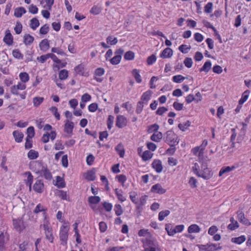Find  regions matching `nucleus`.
Wrapping results in <instances>:
<instances>
[{
	"mask_svg": "<svg viewBox=\"0 0 251 251\" xmlns=\"http://www.w3.org/2000/svg\"><path fill=\"white\" fill-rule=\"evenodd\" d=\"M115 150L116 151L120 157H124L125 153V151L123 146L121 144H118L116 147Z\"/></svg>",
	"mask_w": 251,
	"mask_h": 251,
	"instance_id": "a19ab883",
	"label": "nucleus"
},
{
	"mask_svg": "<svg viewBox=\"0 0 251 251\" xmlns=\"http://www.w3.org/2000/svg\"><path fill=\"white\" fill-rule=\"evenodd\" d=\"M9 235L7 233H4L3 232H1L0 234V251H3L5 248V239L8 240Z\"/></svg>",
	"mask_w": 251,
	"mask_h": 251,
	"instance_id": "2eb2a0df",
	"label": "nucleus"
},
{
	"mask_svg": "<svg viewBox=\"0 0 251 251\" xmlns=\"http://www.w3.org/2000/svg\"><path fill=\"white\" fill-rule=\"evenodd\" d=\"M184 227V226L183 225H180L176 226V227L172 229V231H168V234L169 236H173L175 233L177 232H181Z\"/></svg>",
	"mask_w": 251,
	"mask_h": 251,
	"instance_id": "cd10ccee",
	"label": "nucleus"
},
{
	"mask_svg": "<svg viewBox=\"0 0 251 251\" xmlns=\"http://www.w3.org/2000/svg\"><path fill=\"white\" fill-rule=\"evenodd\" d=\"M49 26L48 24H45L42 26L40 29V33L41 34H46L49 31Z\"/></svg>",
	"mask_w": 251,
	"mask_h": 251,
	"instance_id": "338daca9",
	"label": "nucleus"
},
{
	"mask_svg": "<svg viewBox=\"0 0 251 251\" xmlns=\"http://www.w3.org/2000/svg\"><path fill=\"white\" fill-rule=\"evenodd\" d=\"M207 163L202 162L201 164V171L198 176L199 177H201L204 180H208L211 178L213 176V173L210 169L208 168Z\"/></svg>",
	"mask_w": 251,
	"mask_h": 251,
	"instance_id": "f03ea898",
	"label": "nucleus"
},
{
	"mask_svg": "<svg viewBox=\"0 0 251 251\" xmlns=\"http://www.w3.org/2000/svg\"><path fill=\"white\" fill-rule=\"evenodd\" d=\"M170 213V211L169 210H165L160 211L158 214V220L160 221H163L164 218L168 216Z\"/></svg>",
	"mask_w": 251,
	"mask_h": 251,
	"instance_id": "49530a36",
	"label": "nucleus"
},
{
	"mask_svg": "<svg viewBox=\"0 0 251 251\" xmlns=\"http://www.w3.org/2000/svg\"><path fill=\"white\" fill-rule=\"evenodd\" d=\"M126 125V118L123 115H118L116 117V126L119 128H122Z\"/></svg>",
	"mask_w": 251,
	"mask_h": 251,
	"instance_id": "423d86ee",
	"label": "nucleus"
},
{
	"mask_svg": "<svg viewBox=\"0 0 251 251\" xmlns=\"http://www.w3.org/2000/svg\"><path fill=\"white\" fill-rule=\"evenodd\" d=\"M12 55L15 58L23 59L24 55L21 53L19 49L14 50L12 51Z\"/></svg>",
	"mask_w": 251,
	"mask_h": 251,
	"instance_id": "6e6d98bb",
	"label": "nucleus"
},
{
	"mask_svg": "<svg viewBox=\"0 0 251 251\" xmlns=\"http://www.w3.org/2000/svg\"><path fill=\"white\" fill-rule=\"evenodd\" d=\"M56 194L62 200L70 201L69 197L67 195V192L64 191L63 190H58Z\"/></svg>",
	"mask_w": 251,
	"mask_h": 251,
	"instance_id": "c9c22d12",
	"label": "nucleus"
},
{
	"mask_svg": "<svg viewBox=\"0 0 251 251\" xmlns=\"http://www.w3.org/2000/svg\"><path fill=\"white\" fill-rule=\"evenodd\" d=\"M114 210L116 215L118 216L123 214L124 212L121 205L119 204H116L115 205Z\"/></svg>",
	"mask_w": 251,
	"mask_h": 251,
	"instance_id": "680f3d73",
	"label": "nucleus"
},
{
	"mask_svg": "<svg viewBox=\"0 0 251 251\" xmlns=\"http://www.w3.org/2000/svg\"><path fill=\"white\" fill-rule=\"evenodd\" d=\"M39 47L41 50L46 51L50 48V45L48 40L45 39L41 41L39 44Z\"/></svg>",
	"mask_w": 251,
	"mask_h": 251,
	"instance_id": "393cba45",
	"label": "nucleus"
},
{
	"mask_svg": "<svg viewBox=\"0 0 251 251\" xmlns=\"http://www.w3.org/2000/svg\"><path fill=\"white\" fill-rule=\"evenodd\" d=\"M101 11V8L100 7H99L98 5H94L91 8L90 13L92 14L96 15L99 14Z\"/></svg>",
	"mask_w": 251,
	"mask_h": 251,
	"instance_id": "603ef678",
	"label": "nucleus"
},
{
	"mask_svg": "<svg viewBox=\"0 0 251 251\" xmlns=\"http://www.w3.org/2000/svg\"><path fill=\"white\" fill-rule=\"evenodd\" d=\"M74 127V124L73 122H70L68 120H66L64 125V132L69 134V136L65 135V137H71L73 133V130Z\"/></svg>",
	"mask_w": 251,
	"mask_h": 251,
	"instance_id": "0eeeda50",
	"label": "nucleus"
},
{
	"mask_svg": "<svg viewBox=\"0 0 251 251\" xmlns=\"http://www.w3.org/2000/svg\"><path fill=\"white\" fill-rule=\"evenodd\" d=\"M191 49V46L187 47L186 45H181L178 47L179 50L183 53H187Z\"/></svg>",
	"mask_w": 251,
	"mask_h": 251,
	"instance_id": "0e129e2a",
	"label": "nucleus"
},
{
	"mask_svg": "<svg viewBox=\"0 0 251 251\" xmlns=\"http://www.w3.org/2000/svg\"><path fill=\"white\" fill-rule=\"evenodd\" d=\"M132 74L135 79L136 81L140 83L142 82V79L138 70L134 69L132 71Z\"/></svg>",
	"mask_w": 251,
	"mask_h": 251,
	"instance_id": "72a5a7b5",
	"label": "nucleus"
},
{
	"mask_svg": "<svg viewBox=\"0 0 251 251\" xmlns=\"http://www.w3.org/2000/svg\"><path fill=\"white\" fill-rule=\"evenodd\" d=\"M56 183L54 184L58 188H64L66 186V183L63 177L60 176H57L56 177Z\"/></svg>",
	"mask_w": 251,
	"mask_h": 251,
	"instance_id": "b1692460",
	"label": "nucleus"
},
{
	"mask_svg": "<svg viewBox=\"0 0 251 251\" xmlns=\"http://www.w3.org/2000/svg\"><path fill=\"white\" fill-rule=\"evenodd\" d=\"M159 128V126L157 124H154L148 126V132L149 133L157 132Z\"/></svg>",
	"mask_w": 251,
	"mask_h": 251,
	"instance_id": "3c124183",
	"label": "nucleus"
},
{
	"mask_svg": "<svg viewBox=\"0 0 251 251\" xmlns=\"http://www.w3.org/2000/svg\"><path fill=\"white\" fill-rule=\"evenodd\" d=\"M246 240V237L245 235H241L238 237H233L231 239L232 243L240 245L244 242Z\"/></svg>",
	"mask_w": 251,
	"mask_h": 251,
	"instance_id": "473e14b6",
	"label": "nucleus"
},
{
	"mask_svg": "<svg viewBox=\"0 0 251 251\" xmlns=\"http://www.w3.org/2000/svg\"><path fill=\"white\" fill-rule=\"evenodd\" d=\"M100 201V198L99 196H90L88 199V202L89 204H96Z\"/></svg>",
	"mask_w": 251,
	"mask_h": 251,
	"instance_id": "2f4dec72",
	"label": "nucleus"
},
{
	"mask_svg": "<svg viewBox=\"0 0 251 251\" xmlns=\"http://www.w3.org/2000/svg\"><path fill=\"white\" fill-rule=\"evenodd\" d=\"M69 230V227L67 226L62 225L60 227L59 238L63 246H66L67 244Z\"/></svg>",
	"mask_w": 251,
	"mask_h": 251,
	"instance_id": "7ed1b4c3",
	"label": "nucleus"
},
{
	"mask_svg": "<svg viewBox=\"0 0 251 251\" xmlns=\"http://www.w3.org/2000/svg\"><path fill=\"white\" fill-rule=\"evenodd\" d=\"M42 174L44 177L47 180H50L52 179V175L50 170L48 169L47 166H44L43 169H41Z\"/></svg>",
	"mask_w": 251,
	"mask_h": 251,
	"instance_id": "bb28decb",
	"label": "nucleus"
},
{
	"mask_svg": "<svg viewBox=\"0 0 251 251\" xmlns=\"http://www.w3.org/2000/svg\"><path fill=\"white\" fill-rule=\"evenodd\" d=\"M13 135L15 141L17 143L22 142L24 136V134L19 130L14 131L13 132Z\"/></svg>",
	"mask_w": 251,
	"mask_h": 251,
	"instance_id": "6ab92c4d",
	"label": "nucleus"
},
{
	"mask_svg": "<svg viewBox=\"0 0 251 251\" xmlns=\"http://www.w3.org/2000/svg\"><path fill=\"white\" fill-rule=\"evenodd\" d=\"M13 225L16 230L19 232H21L25 228V226L24 225V221L22 218L20 219H13Z\"/></svg>",
	"mask_w": 251,
	"mask_h": 251,
	"instance_id": "6e6552de",
	"label": "nucleus"
},
{
	"mask_svg": "<svg viewBox=\"0 0 251 251\" xmlns=\"http://www.w3.org/2000/svg\"><path fill=\"white\" fill-rule=\"evenodd\" d=\"M173 50L170 48H167L162 51L160 54V57L162 58H170L173 55Z\"/></svg>",
	"mask_w": 251,
	"mask_h": 251,
	"instance_id": "dca6fc26",
	"label": "nucleus"
},
{
	"mask_svg": "<svg viewBox=\"0 0 251 251\" xmlns=\"http://www.w3.org/2000/svg\"><path fill=\"white\" fill-rule=\"evenodd\" d=\"M163 137V134L161 132H158L157 134L153 133L151 137V139L154 142H159Z\"/></svg>",
	"mask_w": 251,
	"mask_h": 251,
	"instance_id": "e433bc0d",
	"label": "nucleus"
},
{
	"mask_svg": "<svg viewBox=\"0 0 251 251\" xmlns=\"http://www.w3.org/2000/svg\"><path fill=\"white\" fill-rule=\"evenodd\" d=\"M43 163L42 161H37L33 162V163H30L29 167L30 169L37 174H40L42 176V171L44 167Z\"/></svg>",
	"mask_w": 251,
	"mask_h": 251,
	"instance_id": "20e7f679",
	"label": "nucleus"
},
{
	"mask_svg": "<svg viewBox=\"0 0 251 251\" xmlns=\"http://www.w3.org/2000/svg\"><path fill=\"white\" fill-rule=\"evenodd\" d=\"M19 77L21 81L25 83L29 79L28 74L26 72L21 73L19 75Z\"/></svg>",
	"mask_w": 251,
	"mask_h": 251,
	"instance_id": "09e8293b",
	"label": "nucleus"
},
{
	"mask_svg": "<svg viewBox=\"0 0 251 251\" xmlns=\"http://www.w3.org/2000/svg\"><path fill=\"white\" fill-rule=\"evenodd\" d=\"M3 41L8 46L11 45L13 43V37L8 29L5 30Z\"/></svg>",
	"mask_w": 251,
	"mask_h": 251,
	"instance_id": "9b49d317",
	"label": "nucleus"
},
{
	"mask_svg": "<svg viewBox=\"0 0 251 251\" xmlns=\"http://www.w3.org/2000/svg\"><path fill=\"white\" fill-rule=\"evenodd\" d=\"M229 221L230 224L227 226V229L230 230H234L239 227V225L237 221L235 220L233 217L230 218Z\"/></svg>",
	"mask_w": 251,
	"mask_h": 251,
	"instance_id": "f3484780",
	"label": "nucleus"
},
{
	"mask_svg": "<svg viewBox=\"0 0 251 251\" xmlns=\"http://www.w3.org/2000/svg\"><path fill=\"white\" fill-rule=\"evenodd\" d=\"M250 93L249 90L245 91L242 94L241 98L239 100V105L243 104L248 99L249 94Z\"/></svg>",
	"mask_w": 251,
	"mask_h": 251,
	"instance_id": "c03bdc74",
	"label": "nucleus"
},
{
	"mask_svg": "<svg viewBox=\"0 0 251 251\" xmlns=\"http://www.w3.org/2000/svg\"><path fill=\"white\" fill-rule=\"evenodd\" d=\"M118 39L113 36H108L106 38V42L111 46L115 45L118 43Z\"/></svg>",
	"mask_w": 251,
	"mask_h": 251,
	"instance_id": "a18cd8bd",
	"label": "nucleus"
},
{
	"mask_svg": "<svg viewBox=\"0 0 251 251\" xmlns=\"http://www.w3.org/2000/svg\"><path fill=\"white\" fill-rule=\"evenodd\" d=\"M47 210V208H45L41 203H39L37 205L35 208L34 209L33 213L35 214H37L40 212H43V216L45 217V218H46Z\"/></svg>",
	"mask_w": 251,
	"mask_h": 251,
	"instance_id": "412c9836",
	"label": "nucleus"
},
{
	"mask_svg": "<svg viewBox=\"0 0 251 251\" xmlns=\"http://www.w3.org/2000/svg\"><path fill=\"white\" fill-rule=\"evenodd\" d=\"M96 172L95 169L87 171L85 177V179L88 181H94L96 179Z\"/></svg>",
	"mask_w": 251,
	"mask_h": 251,
	"instance_id": "4be33fe9",
	"label": "nucleus"
},
{
	"mask_svg": "<svg viewBox=\"0 0 251 251\" xmlns=\"http://www.w3.org/2000/svg\"><path fill=\"white\" fill-rule=\"evenodd\" d=\"M151 166L157 173H160L162 172L163 166L161 160L159 159L154 160L151 164Z\"/></svg>",
	"mask_w": 251,
	"mask_h": 251,
	"instance_id": "ddd939ff",
	"label": "nucleus"
},
{
	"mask_svg": "<svg viewBox=\"0 0 251 251\" xmlns=\"http://www.w3.org/2000/svg\"><path fill=\"white\" fill-rule=\"evenodd\" d=\"M151 191L152 193L163 194L166 192V190L163 188L160 183H157L151 187Z\"/></svg>",
	"mask_w": 251,
	"mask_h": 251,
	"instance_id": "f8f14e48",
	"label": "nucleus"
},
{
	"mask_svg": "<svg viewBox=\"0 0 251 251\" xmlns=\"http://www.w3.org/2000/svg\"><path fill=\"white\" fill-rule=\"evenodd\" d=\"M25 175L27 176V179L25 180V183L26 186H29V191H31V186L33 180V176L30 172H26Z\"/></svg>",
	"mask_w": 251,
	"mask_h": 251,
	"instance_id": "4468645a",
	"label": "nucleus"
},
{
	"mask_svg": "<svg viewBox=\"0 0 251 251\" xmlns=\"http://www.w3.org/2000/svg\"><path fill=\"white\" fill-rule=\"evenodd\" d=\"M163 139L170 147H174L179 143V139L172 130H168L164 134Z\"/></svg>",
	"mask_w": 251,
	"mask_h": 251,
	"instance_id": "f257e3e1",
	"label": "nucleus"
},
{
	"mask_svg": "<svg viewBox=\"0 0 251 251\" xmlns=\"http://www.w3.org/2000/svg\"><path fill=\"white\" fill-rule=\"evenodd\" d=\"M201 231V228L196 224H192L188 228L189 233H199Z\"/></svg>",
	"mask_w": 251,
	"mask_h": 251,
	"instance_id": "7c9ffc66",
	"label": "nucleus"
},
{
	"mask_svg": "<svg viewBox=\"0 0 251 251\" xmlns=\"http://www.w3.org/2000/svg\"><path fill=\"white\" fill-rule=\"evenodd\" d=\"M84 66L82 64H80L75 68V71L77 75L81 76H87V73L84 72Z\"/></svg>",
	"mask_w": 251,
	"mask_h": 251,
	"instance_id": "aec40b11",
	"label": "nucleus"
},
{
	"mask_svg": "<svg viewBox=\"0 0 251 251\" xmlns=\"http://www.w3.org/2000/svg\"><path fill=\"white\" fill-rule=\"evenodd\" d=\"M196 246L198 247L200 251H213V250L212 249L210 242H209L205 245L197 244Z\"/></svg>",
	"mask_w": 251,
	"mask_h": 251,
	"instance_id": "5701e85b",
	"label": "nucleus"
},
{
	"mask_svg": "<svg viewBox=\"0 0 251 251\" xmlns=\"http://www.w3.org/2000/svg\"><path fill=\"white\" fill-rule=\"evenodd\" d=\"M43 97H36L33 99V103L35 107L39 106L43 101Z\"/></svg>",
	"mask_w": 251,
	"mask_h": 251,
	"instance_id": "864d4df0",
	"label": "nucleus"
},
{
	"mask_svg": "<svg viewBox=\"0 0 251 251\" xmlns=\"http://www.w3.org/2000/svg\"><path fill=\"white\" fill-rule=\"evenodd\" d=\"M236 214L237 215V219L239 222L246 226L251 225V223L249 219L245 217V214L243 211L238 210L236 212Z\"/></svg>",
	"mask_w": 251,
	"mask_h": 251,
	"instance_id": "39448f33",
	"label": "nucleus"
},
{
	"mask_svg": "<svg viewBox=\"0 0 251 251\" xmlns=\"http://www.w3.org/2000/svg\"><path fill=\"white\" fill-rule=\"evenodd\" d=\"M135 57V53L131 50L126 52L124 55V59L126 60H132Z\"/></svg>",
	"mask_w": 251,
	"mask_h": 251,
	"instance_id": "de8ad7c7",
	"label": "nucleus"
},
{
	"mask_svg": "<svg viewBox=\"0 0 251 251\" xmlns=\"http://www.w3.org/2000/svg\"><path fill=\"white\" fill-rule=\"evenodd\" d=\"M26 12V11L24 7H19L15 9L14 16L17 18H20Z\"/></svg>",
	"mask_w": 251,
	"mask_h": 251,
	"instance_id": "c756f323",
	"label": "nucleus"
},
{
	"mask_svg": "<svg viewBox=\"0 0 251 251\" xmlns=\"http://www.w3.org/2000/svg\"><path fill=\"white\" fill-rule=\"evenodd\" d=\"M191 122L190 121H187L183 124H179L178 125V127L182 131H185L191 126Z\"/></svg>",
	"mask_w": 251,
	"mask_h": 251,
	"instance_id": "79ce46f5",
	"label": "nucleus"
},
{
	"mask_svg": "<svg viewBox=\"0 0 251 251\" xmlns=\"http://www.w3.org/2000/svg\"><path fill=\"white\" fill-rule=\"evenodd\" d=\"M115 193L118 199L121 202H124L126 200V198L123 195V191L116 188L115 189Z\"/></svg>",
	"mask_w": 251,
	"mask_h": 251,
	"instance_id": "4c0bfd02",
	"label": "nucleus"
},
{
	"mask_svg": "<svg viewBox=\"0 0 251 251\" xmlns=\"http://www.w3.org/2000/svg\"><path fill=\"white\" fill-rule=\"evenodd\" d=\"M44 229L45 231L46 238L51 243L53 242L54 237L52 233V229L48 225L44 224L43 225Z\"/></svg>",
	"mask_w": 251,
	"mask_h": 251,
	"instance_id": "1a4fd4ad",
	"label": "nucleus"
},
{
	"mask_svg": "<svg viewBox=\"0 0 251 251\" xmlns=\"http://www.w3.org/2000/svg\"><path fill=\"white\" fill-rule=\"evenodd\" d=\"M145 103L143 101L140 100L137 103L136 113L138 114H140L144 108V104Z\"/></svg>",
	"mask_w": 251,
	"mask_h": 251,
	"instance_id": "13d9d810",
	"label": "nucleus"
},
{
	"mask_svg": "<svg viewBox=\"0 0 251 251\" xmlns=\"http://www.w3.org/2000/svg\"><path fill=\"white\" fill-rule=\"evenodd\" d=\"M122 59V56L119 55H116L113 58L110 60V63L112 65H117L121 62Z\"/></svg>",
	"mask_w": 251,
	"mask_h": 251,
	"instance_id": "8fccbe9b",
	"label": "nucleus"
},
{
	"mask_svg": "<svg viewBox=\"0 0 251 251\" xmlns=\"http://www.w3.org/2000/svg\"><path fill=\"white\" fill-rule=\"evenodd\" d=\"M212 64L210 60L206 61L203 66L199 70L200 72H204L205 73H208L211 69Z\"/></svg>",
	"mask_w": 251,
	"mask_h": 251,
	"instance_id": "c85d7f7f",
	"label": "nucleus"
},
{
	"mask_svg": "<svg viewBox=\"0 0 251 251\" xmlns=\"http://www.w3.org/2000/svg\"><path fill=\"white\" fill-rule=\"evenodd\" d=\"M68 76V71L66 70H62L59 73V78L61 80H65Z\"/></svg>",
	"mask_w": 251,
	"mask_h": 251,
	"instance_id": "4d7b16f0",
	"label": "nucleus"
},
{
	"mask_svg": "<svg viewBox=\"0 0 251 251\" xmlns=\"http://www.w3.org/2000/svg\"><path fill=\"white\" fill-rule=\"evenodd\" d=\"M44 185L42 180L37 179L33 186V189L38 193H42L43 192Z\"/></svg>",
	"mask_w": 251,
	"mask_h": 251,
	"instance_id": "9d476101",
	"label": "nucleus"
},
{
	"mask_svg": "<svg viewBox=\"0 0 251 251\" xmlns=\"http://www.w3.org/2000/svg\"><path fill=\"white\" fill-rule=\"evenodd\" d=\"M28 158L30 160H33L37 158L39 156V153L38 151L33 150H31L27 153Z\"/></svg>",
	"mask_w": 251,
	"mask_h": 251,
	"instance_id": "58836bf2",
	"label": "nucleus"
},
{
	"mask_svg": "<svg viewBox=\"0 0 251 251\" xmlns=\"http://www.w3.org/2000/svg\"><path fill=\"white\" fill-rule=\"evenodd\" d=\"M34 38L29 34H25L24 36V43L26 46L31 45L34 41Z\"/></svg>",
	"mask_w": 251,
	"mask_h": 251,
	"instance_id": "a878e982",
	"label": "nucleus"
},
{
	"mask_svg": "<svg viewBox=\"0 0 251 251\" xmlns=\"http://www.w3.org/2000/svg\"><path fill=\"white\" fill-rule=\"evenodd\" d=\"M185 79V77L180 75H175L172 78L173 81L177 83L182 82Z\"/></svg>",
	"mask_w": 251,
	"mask_h": 251,
	"instance_id": "bf43d9fd",
	"label": "nucleus"
},
{
	"mask_svg": "<svg viewBox=\"0 0 251 251\" xmlns=\"http://www.w3.org/2000/svg\"><path fill=\"white\" fill-rule=\"evenodd\" d=\"M116 178L118 179L119 182L121 183L123 186L126 180V176L125 175H120L116 176Z\"/></svg>",
	"mask_w": 251,
	"mask_h": 251,
	"instance_id": "e2e57ef3",
	"label": "nucleus"
},
{
	"mask_svg": "<svg viewBox=\"0 0 251 251\" xmlns=\"http://www.w3.org/2000/svg\"><path fill=\"white\" fill-rule=\"evenodd\" d=\"M146 244L149 247H158V246L157 242L152 238H147Z\"/></svg>",
	"mask_w": 251,
	"mask_h": 251,
	"instance_id": "5fc2aeb1",
	"label": "nucleus"
},
{
	"mask_svg": "<svg viewBox=\"0 0 251 251\" xmlns=\"http://www.w3.org/2000/svg\"><path fill=\"white\" fill-rule=\"evenodd\" d=\"M27 136L26 138L32 139L35 136L34 128L32 126L28 127L26 129Z\"/></svg>",
	"mask_w": 251,
	"mask_h": 251,
	"instance_id": "37998d69",
	"label": "nucleus"
},
{
	"mask_svg": "<svg viewBox=\"0 0 251 251\" xmlns=\"http://www.w3.org/2000/svg\"><path fill=\"white\" fill-rule=\"evenodd\" d=\"M23 26L22 24L19 22L17 21L16 23V26L14 27V30L16 34H19L21 33L22 31Z\"/></svg>",
	"mask_w": 251,
	"mask_h": 251,
	"instance_id": "69168bd1",
	"label": "nucleus"
},
{
	"mask_svg": "<svg viewBox=\"0 0 251 251\" xmlns=\"http://www.w3.org/2000/svg\"><path fill=\"white\" fill-rule=\"evenodd\" d=\"M30 22V27L33 30H35L40 25L39 21L37 18H32Z\"/></svg>",
	"mask_w": 251,
	"mask_h": 251,
	"instance_id": "f704fd0d",
	"label": "nucleus"
},
{
	"mask_svg": "<svg viewBox=\"0 0 251 251\" xmlns=\"http://www.w3.org/2000/svg\"><path fill=\"white\" fill-rule=\"evenodd\" d=\"M152 155L153 153H151L149 151L147 150L142 153L141 157L143 161H147L151 159Z\"/></svg>",
	"mask_w": 251,
	"mask_h": 251,
	"instance_id": "ea45409f",
	"label": "nucleus"
},
{
	"mask_svg": "<svg viewBox=\"0 0 251 251\" xmlns=\"http://www.w3.org/2000/svg\"><path fill=\"white\" fill-rule=\"evenodd\" d=\"M50 110L52 112L53 115L57 120L60 119V114L58 112V109L55 106H52L50 108Z\"/></svg>",
	"mask_w": 251,
	"mask_h": 251,
	"instance_id": "052dcab7",
	"label": "nucleus"
},
{
	"mask_svg": "<svg viewBox=\"0 0 251 251\" xmlns=\"http://www.w3.org/2000/svg\"><path fill=\"white\" fill-rule=\"evenodd\" d=\"M152 94L153 92L152 91L150 90L147 91L142 94L141 97V100L145 103H147L148 101L151 99Z\"/></svg>",
	"mask_w": 251,
	"mask_h": 251,
	"instance_id": "a211bd4d",
	"label": "nucleus"
},
{
	"mask_svg": "<svg viewBox=\"0 0 251 251\" xmlns=\"http://www.w3.org/2000/svg\"><path fill=\"white\" fill-rule=\"evenodd\" d=\"M156 60V57L155 55L151 54L149 56L147 59V62L148 65H151L153 64Z\"/></svg>",
	"mask_w": 251,
	"mask_h": 251,
	"instance_id": "774afa93",
	"label": "nucleus"
}]
</instances>
